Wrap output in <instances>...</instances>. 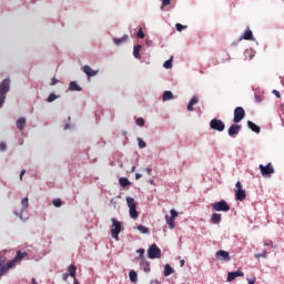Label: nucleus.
I'll return each instance as SVG.
<instances>
[{
  "label": "nucleus",
  "mask_w": 284,
  "mask_h": 284,
  "mask_svg": "<svg viewBox=\"0 0 284 284\" xmlns=\"http://www.w3.org/2000/svg\"><path fill=\"white\" fill-rule=\"evenodd\" d=\"M23 258H28V252L17 251L14 258L7 262L8 268L12 270L13 267H17Z\"/></svg>",
  "instance_id": "obj_1"
},
{
  "label": "nucleus",
  "mask_w": 284,
  "mask_h": 284,
  "mask_svg": "<svg viewBox=\"0 0 284 284\" xmlns=\"http://www.w3.org/2000/svg\"><path fill=\"white\" fill-rule=\"evenodd\" d=\"M111 236L119 241V234H121V227H123V223L119 222L115 217L111 219Z\"/></svg>",
  "instance_id": "obj_2"
},
{
  "label": "nucleus",
  "mask_w": 284,
  "mask_h": 284,
  "mask_svg": "<svg viewBox=\"0 0 284 284\" xmlns=\"http://www.w3.org/2000/svg\"><path fill=\"white\" fill-rule=\"evenodd\" d=\"M126 203L131 219H139V212L136 211V201H134L133 197H126Z\"/></svg>",
  "instance_id": "obj_3"
},
{
  "label": "nucleus",
  "mask_w": 284,
  "mask_h": 284,
  "mask_svg": "<svg viewBox=\"0 0 284 284\" xmlns=\"http://www.w3.org/2000/svg\"><path fill=\"white\" fill-rule=\"evenodd\" d=\"M235 201H243L244 199H247V194L245 193V190H243V184H241V181L235 183Z\"/></svg>",
  "instance_id": "obj_4"
},
{
  "label": "nucleus",
  "mask_w": 284,
  "mask_h": 284,
  "mask_svg": "<svg viewBox=\"0 0 284 284\" xmlns=\"http://www.w3.org/2000/svg\"><path fill=\"white\" fill-rule=\"evenodd\" d=\"M170 215H166L165 216V221H166V224L169 225L170 230H174V227H176V224H175V221H176V217L179 216V212H176V210L172 209L170 211Z\"/></svg>",
  "instance_id": "obj_5"
},
{
  "label": "nucleus",
  "mask_w": 284,
  "mask_h": 284,
  "mask_svg": "<svg viewBox=\"0 0 284 284\" xmlns=\"http://www.w3.org/2000/svg\"><path fill=\"white\" fill-rule=\"evenodd\" d=\"M260 171L264 179H270V176L274 174V166L272 163H268L267 165L260 164Z\"/></svg>",
  "instance_id": "obj_6"
},
{
  "label": "nucleus",
  "mask_w": 284,
  "mask_h": 284,
  "mask_svg": "<svg viewBox=\"0 0 284 284\" xmlns=\"http://www.w3.org/2000/svg\"><path fill=\"white\" fill-rule=\"evenodd\" d=\"M214 212H230V205L225 200L212 204Z\"/></svg>",
  "instance_id": "obj_7"
},
{
  "label": "nucleus",
  "mask_w": 284,
  "mask_h": 284,
  "mask_svg": "<svg viewBox=\"0 0 284 284\" xmlns=\"http://www.w3.org/2000/svg\"><path fill=\"white\" fill-rule=\"evenodd\" d=\"M244 119H245V109H243L242 106H236L234 109L233 122L241 123Z\"/></svg>",
  "instance_id": "obj_8"
},
{
  "label": "nucleus",
  "mask_w": 284,
  "mask_h": 284,
  "mask_svg": "<svg viewBox=\"0 0 284 284\" xmlns=\"http://www.w3.org/2000/svg\"><path fill=\"white\" fill-rule=\"evenodd\" d=\"M210 128L216 132H223V130H225V123H223V120L213 119L210 122Z\"/></svg>",
  "instance_id": "obj_9"
},
{
  "label": "nucleus",
  "mask_w": 284,
  "mask_h": 284,
  "mask_svg": "<svg viewBox=\"0 0 284 284\" xmlns=\"http://www.w3.org/2000/svg\"><path fill=\"white\" fill-rule=\"evenodd\" d=\"M149 258H161V248L156 244H152L148 250Z\"/></svg>",
  "instance_id": "obj_10"
},
{
  "label": "nucleus",
  "mask_w": 284,
  "mask_h": 284,
  "mask_svg": "<svg viewBox=\"0 0 284 284\" xmlns=\"http://www.w3.org/2000/svg\"><path fill=\"white\" fill-rule=\"evenodd\" d=\"M68 272L69 273H64L62 275L63 281H68L69 276H71V278H75L77 277V265H74V264L69 265Z\"/></svg>",
  "instance_id": "obj_11"
},
{
  "label": "nucleus",
  "mask_w": 284,
  "mask_h": 284,
  "mask_svg": "<svg viewBox=\"0 0 284 284\" xmlns=\"http://www.w3.org/2000/svg\"><path fill=\"white\" fill-rule=\"evenodd\" d=\"M8 92H10V78L4 79L0 83V94L6 97L8 94Z\"/></svg>",
  "instance_id": "obj_12"
},
{
  "label": "nucleus",
  "mask_w": 284,
  "mask_h": 284,
  "mask_svg": "<svg viewBox=\"0 0 284 284\" xmlns=\"http://www.w3.org/2000/svg\"><path fill=\"white\" fill-rule=\"evenodd\" d=\"M216 258H219L220 261H232V257H230V252L224 251V250H220L215 253Z\"/></svg>",
  "instance_id": "obj_13"
},
{
  "label": "nucleus",
  "mask_w": 284,
  "mask_h": 284,
  "mask_svg": "<svg viewBox=\"0 0 284 284\" xmlns=\"http://www.w3.org/2000/svg\"><path fill=\"white\" fill-rule=\"evenodd\" d=\"M239 276H245V273L241 272V271H235V272H230L227 274L226 281L229 283H232V281L239 278Z\"/></svg>",
  "instance_id": "obj_14"
},
{
  "label": "nucleus",
  "mask_w": 284,
  "mask_h": 284,
  "mask_svg": "<svg viewBox=\"0 0 284 284\" xmlns=\"http://www.w3.org/2000/svg\"><path fill=\"white\" fill-rule=\"evenodd\" d=\"M229 136H236V134H239L241 132V125L239 124H232L229 128Z\"/></svg>",
  "instance_id": "obj_15"
},
{
  "label": "nucleus",
  "mask_w": 284,
  "mask_h": 284,
  "mask_svg": "<svg viewBox=\"0 0 284 284\" xmlns=\"http://www.w3.org/2000/svg\"><path fill=\"white\" fill-rule=\"evenodd\" d=\"M83 72L87 74V77H97L99 74V70H93L90 65L83 67Z\"/></svg>",
  "instance_id": "obj_16"
},
{
  "label": "nucleus",
  "mask_w": 284,
  "mask_h": 284,
  "mask_svg": "<svg viewBox=\"0 0 284 284\" xmlns=\"http://www.w3.org/2000/svg\"><path fill=\"white\" fill-rule=\"evenodd\" d=\"M199 103V97L194 95L187 104L189 112H194V105Z\"/></svg>",
  "instance_id": "obj_17"
},
{
  "label": "nucleus",
  "mask_w": 284,
  "mask_h": 284,
  "mask_svg": "<svg viewBox=\"0 0 284 284\" xmlns=\"http://www.w3.org/2000/svg\"><path fill=\"white\" fill-rule=\"evenodd\" d=\"M140 265L145 273L151 272L150 262H148V260H145V257H142Z\"/></svg>",
  "instance_id": "obj_18"
},
{
  "label": "nucleus",
  "mask_w": 284,
  "mask_h": 284,
  "mask_svg": "<svg viewBox=\"0 0 284 284\" xmlns=\"http://www.w3.org/2000/svg\"><path fill=\"white\" fill-rule=\"evenodd\" d=\"M130 39V36L124 34L122 38H114L113 42L115 45H121V43H125Z\"/></svg>",
  "instance_id": "obj_19"
},
{
  "label": "nucleus",
  "mask_w": 284,
  "mask_h": 284,
  "mask_svg": "<svg viewBox=\"0 0 284 284\" xmlns=\"http://www.w3.org/2000/svg\"><path fill=\"white\" fill-rule=\"evenodd\" d=\"M247 125H248L250 130H252V132H255V134H261V128L258 125H256L254 122L248 121Z\"/></svg>",
  "instance_id": "obj_20"
},
{
  "label": "nucleus",
  "mask_w": 284,
  "mask_h": 284,
  "mask_svg": "<svg viewBox=\"0 0 284 284\" xmlns=\"http://www.w3.org/2000/svg\"><path fill=\"white\" fill-rule=\"evenodd\" d=\"M141 44H136L133 47V57L134 59H141Z\"/></svg>",
  "instance_id": "obj_21"
},
{
  "label": "nucleus",
  "mask_w": 284,
  "mask_h": 284,
  "mask_svg": "<svg viewBox=\"0 0 284 284\" xmlns=\"http://www.w3.org/2000/svg\"><path fill=\"white\" fill-rule=\"evenodd\" d=\"M242 39H245V41H252V39H254V34L252 33V30L246 29L244 31Z\"/></svg>",
  "instance_id": "obj_22"
},
{
  "label": "nucleus",
  "mask_w": 284,
  "mask_h": 284,
  "mask_svg": "<svg viewBox=\"0 0 284 284\" xmlns=\"http://www.w3.org/2000/svg\"><path fill=\"white\" fill-rule=\"evenodd\" d=\"M69 90H71V92H81V88L79 87V84H77L75 81H71L69 84Z\"/></svg>",
  "instance_id": "obj_23"
},
{
  "label": "nucleus",
  "mask_w": 284,
  "mask_h": 284,
  "mask_svg": "<svg viewBox=\"0 0 284 284\" xmlns=\"http://www.w3.org/2000/svg\"><path fill=\"white\" fill-rule=\"evenodd\" d=\"M171 274H174V268L170 264H165L164 266V276H170Z\"/></svg>",
  "instance_id": "obj_24"
},
{
  "label": "nucleus",
  "mask_w": 284,
  "mask_h": 284,
  "mask_svg": "<svg viewBox=\"0 0 284 284\" xmlns=\"http://www.w3.org/2000/svg\"><path fill=\"white\" fill-rule=\"evenodd\" d=\"M172 99H174V94L171 91H164L163 101H172Z\"/></svg>",
  "instance_id": "obj_25"
},
{
  "label": "nucleus",
  "mask_w": 284,
  "mask_h": 284,
  "mask_svg": "<svg viewBox=\"0 0 284 284\" xmlns=\"http://www.w3.org/2000/svg\"><path fill=\"white\" fill-rule=\"evenodd\" d=\"M17 128L18 130H23V128H26V118H19L17 121Z\"/></svg>",
  "instance_id": "obj_26"
},
{
  "label": "nucleus",
  "mask_w": 284,
  "mask_h": 284,
  "mask_svg": "<svg viewBox=\"0 0 284 284\" xmlns=\"http://www.w3.org/2000/svg\"><path fill=\"white\" fill-rule=\"evenodd\" d=\"M221 214L220 213H213V215H212V217H211V221H212V223H215V224H217V223H221Z\"/></svg>",
  "instance_id": "obj_27"
},
{
  "label": "nucleus",
  "mask_w": 284,
  "mask_h": 284,
  "mask_svg": "<svg viewBox=\"0 0 284 284\" xmlns=\"http://www.w3.org/2000/svg\"><path fill=\"white\" fill-rule=\"evenodd\" d=\"M129 277L131 283H136V281L139 280V275L134 271H130Z\"/></svg>",
  "instance_id": "obj_28"
},
{
  "label": "nucleus",
  "mask_w": 284,
  "mask_h": 284,
  "mask_svg": "<svg viewBox=\"0 0 284 284\" xmlns=\"http://www.w3.org/2000/svg\"><path fill=\"white\" fill-rule=\"evenodd\" d=\"M119 183L122 187H128V185H130V180H128V178H120Z\"/></svg>",
  "instance_id": "obj_29"
},
{
  "label": "nucleus",
  "mask_w": 284,
  "mask_h": 284,
  "mask_svg": "<svg viewBox=\"0 0 284 284\" xmlns=\"http://www.w3.org/2000/svg\"><path fill=\"white\" fill-rule=\"evenodd\" d=\"M139 232L142 234H150V229L148 226L139 225L138 226Z\"/></svg>",
  "instance_id": "obj_30"
},
{
  "label": "nucleus",
  "mask_w": 284,
  "mask_h": 284,
  "mask_svg": "<svg viewBox=\"0 0 284 284\" xmlns=\"http://www.w3.org/2000/svg\"><path fill=\"white\" fill-rule=\"evenodd\" d=\"M8 264H4L3 266L0 267V276H4V274H8Z\"/></svg>",
  "instance_id": "obj_31"
},
{
  "label": "nucleus",
  "mask_w": 284,
  "mask_h": 284,
  "mask_svg": "<svg viewBox=\"0 0 284 284\" xmlns=\"http://www.w3.org/2000/svg\"><path fill=\"white\" fill-rule=\"evenodd\" d=\"M21 205H22V212H26V210H28V205H29L28 197H24L21 201Z\"/></svg>",
  "instance_id": "obj_32"
},
{
  "label": "nucleus",
  "mask_w": 284,
  "mask_h": 284,
  "mask_svg": "<svg viewBox=\"0 0 284 284\" xmlns=\"http://www.w3.org/2000/svg\"><path fill=\"white\" fill-rule=\"evenodd\" d=\"M138 143H139V148L141 150H143V148H148V144L145 143V141H143V139L138 138Z\"/></svg>",
  "instance_id": "obj_33"
},
{
  "label": "nucleus",
  "mask_w": 284,
  "mask_h": 284,
  "mask_svg": "<svg viewBox=\"0 0 284 284\" xmlns=\"http://www.w3.org/2000/svg\"><path fill=\"white\" fill-rule=\"evenodd\" d=\"M138 39H145V33L143 32V28H140L136 32Z\"/></svg>",
  "instance_id": "obj_34"
},
{
  "label": "nucleus",
  "mask_w": 284,
  "mask_h": 284,
  "mask_svg": "<svg viewBox=\"0 0 284 284\" xmlns=\"http://www.w3.org/2000/svg\"><path fill=\"white\" fill-rule=\"evenodd\" d=\"M175 28H176L178 32H183V30H185L187 28V26H183L181 23H176Z\"/></svg>",
  "instance_id": "obj_35"
},
{
  "label": "nucleus",
  "mask_w": 284,
  "mask_h": 284,
  "mask_svg": "<svg viewBox=\"0 0 284 284\" xmlns=\"http://www.w3.org/2000/svg\"><path fill=\"white\" fill-rule=\"evenodd\" d=\"M163 68H165L166 70H170V68H172V58L163 63Z\"/></svg>",
  "instance_id": "obj_36"
},
{
  "label": "nucleus",
  "mask_w": 284,
  "mask_h": 284,
  "mask_svg": "<svg viewBox=\"0 0 284 284\" xmlns=\"http://www.w3.org/2000/svg\"><path fill=\"white\" fill-rule=\"evenodd\" d=\"M135 123L140 128H143V125H145V120L143 118H139V119H136Z\"/></svg>",
  "instance_id": "obj_37"
},
{
  "label": "nucleus",
  "mask_w": 284,
  "mask_h": 284,
  "mask_svg": "<svg viewBox=\"0 0 284 284\" xmlns=\"http://www.w3.org/2000/svg\"><path fill=\"white\" fill-rule=\"evenodd\" d=\"M52 204L54 205V207H61L62 205L61 199H54L52 201Z\"/></svg>",
  "instance_id": "obj_38"
},
{
  "label": "nucleus",
  "mask_w": 284,
  "mask_h": 284,
  "mask_svg": "<svg viewBox=\"0 0 284 284\" xmlns=\"http://www.w3.org/2000/svg\"><path fill=\"white\" fill-rule=\"evenodd\" d=\"M55 99H57V95H55L54 93H51V94L48 97L47 101H48V103H52Z\"/></svg>",
  "instance_id": "obj_39"
},
{
  "label": "nucleus",
  "mask_w": 284,
  "mask_h": 284,
  "mask_svg": "<svg viewBox=\"0 0 284 284\" xmlns=\"http://www.w3.org/2000/svg\"><path fill=\"white\" fill-rule=\"evenodd\" d=\"M136 252H138V254H140L141 261H143V258H145V257H144L145 248H140V250H138Z\"/></svg>",
  "instance_id": "obj_40"
},
{
  "label": "nucleus",
  "mask_w": 284,
  "mask_h": 284,
  "mask_svg": "<svg viewBox=\"0 0 284 284\" xmlns=\"http://www.w3.org/2000/svg\"><path fill=\"white\" fill-rule=\"evenodd\" d=\"M8 150V145H6V142L0 143V152H6Z\"/></svg>",
  "instance_id": "obj_41"
},
{
  "label": "nucleus",
  "mask_w": 284,
  "mask_h": 284,
  "mask_svg": "<svg viewBox=\"0 0 284 284\" xmlns=\"http://www.w3.org/2000/svg\"><path fill=\"white\" fill-rule=\"evenodd\" d=\"M3 103H6V95H2L0 93V108H1V105H3Z\"/></svg>",
  "instance_id": "obj_42"
},
{
  "label": "nucleus",
  "mask_w": 284,
  "mask_h": 284,
  "mask_svg": "<svg viewBox=\"0 0 284 284\" xmlns=\"http://www.w3.org/2000/svg\"><path fill=\"white\" fill-rule=\"evenodd\" d=\"M261 256H262L263 258H267V251H264L263 254L256 255L257 258H261Z\"/></svg>",
  "instance_id": "obj_43"
},
{
  "label": "nucleus",
  "mask_w": 284,
  "mask_h": 284,
  "mask_svg": "<svg viewBox=\"0 0 284 284\" xmlns=\"http://www.w3.org/2000/svg\"><path fill=\"white\" fill-rule=\"evenodd\" d=\"M171 3V0H162V9L165 7V6H170Z\"/></svg>",
  "instance_id": "obj_44"
},
{
  "label": "nucleus",
  "mask_w": 284,
  "mask_h": 284,
  "mask_svg": "<svg viewBox=\"0 0 284 284\" xmlns=\"http://www.w3.org/2000/svg\"><path fill=\"white\" fill-rule=\"evenodd\" d=\"M272 92L277 99H281V92H278L277 90H273Z\"/></svg>",
  "instance_id": "obj_45"
},
{
  "label": "nucleus",
  "mask_w": 284,
  "mask_h": 284,
  "mask_svg": "<svg viewBox=\"0 0 284 284\" xmlns=\"http://www.w3.org/2000/svg\"><path fill=\"white\" fill-rule=\"evenodd\" d=\"M26 174V169H23L21 172H20V181H23V175Z\"/></svg>",
  "instance_id": "obj_46"
},
{
  "label": "nucleus",
  "mask_w": 284,
  "mask_h": 284,
  "mask_svg": "<svg viewBox=\"0 0 284 284\" xmlns=\"http://www.w3.org/2000/svg\"><path fill=\"white\" fill-rule=\"evenodd\" d=\"M57 83H59V80H57V78L52 79L51 85H57Z\"/></svg>",
  "instance_id": "obj_47"
},
{
  "label": "nucleus",
  "mask_w": 284,
  "mask_h": 284,
  "mask_svg": "<svg viewBox=\"0 0 284 284\" xmlns=\"http://www.w3.org/2000/svg\"><path fill=\"white\" fill-rule=\"evenodd\" d=\"M141 176H143V175L140 174V173H136V174H135V180L139 181V179H141Z\"/></svg>",
  "instance_id": "obj_48"
},
{
  "label": "nucleus",
  "mask_w": 284,
  "mask_h": 284,
  "mask_svg": "<svg viewBox=\"0 0 284 284\" xmlns=\"http://www.w3.org/2000/svg\"><path fill=\"white\" fill-rule=\"evenodd\" d=\"M185 265V260L180 261V267H183Z\"/></svg>",
  "instance_id": "obj_49"
},
{
  "label": "nucleus",
  "mask_w": 284,
  "mask_h": 284,
  "mask_svg": "<svg viewBox=\"0 0 284 284\" xmlns=\"http://www.w3.org/2000/svg\"><path fill=\"white\" fill-rule=\"evenodd\" d=\"M256 283V280L253 278V280H248V284H255Z\"/></svg>",
  "instance_id": "obj_50"
},
{
  "label": "nucleus",
  "mask_w": 284,
  "mask_h": 284,
  "mask_svg": "<svg viewBox=\"0 0 284 284\" xmlns=\"http://www.w3.org/2000/svg\"><path fill=\"white\" fill-rule=\"evenodd\" d=\"M73 284H80V283H79V280H77V276L73 277Z\"/></svg>",
  "instance_id": "obj_51"
},
{
  "label": "nucleus",
  "mask_w": 284,
  "mask_h": 284,
  "mask_svg": "<svg viewBox=\"0 0 284 284\" xmlns=\"http://www.w3.org/2000/svg\"><path fill=\"white\" fill-rule=\"evenodd\" d=\"M146 172H148L149 175H151L152 174V169H146Z\"/></svg>",
  "instance_id": "obj_52"
},
{
  "label": "nucleus",
  "mask_w": 284,
  "mask_h": 284,
  "mask_svg": "<svg viewBox=\"0 0 284 284\" xmlns=\"http://www.w3.org/2000/svg\"><path fill=\"white\" fill-rule=\"evenodd\" d=\"M136 171V166H132L131 172H135Z\"/></svg>",
  "instance_id": "obj_53"
},
{
  "label": "nucleus",
  "mask_w": 284,
  "mask_h": 284,
  "mask_svg": "<svg viewBox=\"0 0 284 284\" xmlns=\"http://www.w3.org/2000/svg\"><path fill=\"white\" fill-rule=\"evenodd\" d=\"M148 45H152V41H146Z\"/></svg>",
  "instance_id": "obj_54"
}]
</instances>
